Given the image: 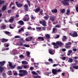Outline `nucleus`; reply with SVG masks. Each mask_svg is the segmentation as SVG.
<instances>
[{
  "label": "nucleus",
  "instance_id": "41",
  "mask_svg": "<svg viewBox=\"0 0 78 78\" xmlns=\"http://www.w3.org/2000/svg\"><path fill=\"white\" fill-rule=\"evenodd\" d=\"M32 73L33 74V75H38L37 73L36 72L34 71H32Z\"/></svg>",
  "mask_w": 78,
  "mask_h": 78
},
{
  "label": "nucleus",
  "instance_id": "56",
  "mask_svg": "<svg viewBox=\"0 0 78 78\" xmlns=\"http://www.w3.org/2000/svg\"><path fill=\"white\" fill-rule=\"evenodd\" d=\"M15 38H16V39L17 38H20V37H19V36L18 35H17V36H15Z\"/></svg>",
  "mask_w": 78,
  "mask_h": 78
},
{
  "label": "nucleus",
  "instance_id": "53",
  "mask_svg": "<svg viewBox=\"0 0 78 78\" xmlns=\"http://www.w3.org/2000/svg\"><path fill=\"white\" fill-rule=\"evenodd\" d=\"M68 52L69 53H70V54H71V53H72V50H69L68 51Z\"/></svg>",
  "mask_w": 78,
  "mask_h": 78
},
{
  "label": "nucleus",
  "instance_id": "24",
  "mask_svg": "<svg viewBox=\"0 0 78 78\" xmlns=\"http://www.w3.org/2000/svg\"><path fill=\"white\" fill-rule=\"evenodd\" d=\"M38 39H39V40H42L43 41H44V37H38Z\"/></svg>",
  "mask_w": 78,
  "mask_h": 78
},
{
  "label": "nucleus",
  "instance_id": "55",
  "mask_svg": "<svg viewBox=\"0 0 78 78\" xmlns=\"http://www.w3.org/2000/svg\"><path fill=\"white\" fill-rule=\"evenodd\" d=\"M23 70H19V73H23Z\"/></svg>",
  "mask_w": 78,
  "mask_h": 78
},
{
  "label": "nucleus",
  "instance_id": "20",
  "mask_svg": "<svg viewBox=\"0 0 78 78\" xmlns=\"http://www.w3.org/2000/svg\"><path fill=\"white\" fill-rule=\"evenodd\" d=\"M4 33L7 35L8 36H9L11 35V33L9 32H8V31H4Z\"/></svg>",
  "mask_w": 78,
  "mask_h": 78
},
{
  "label": "nucleus",
  "instance_id": "47",
  "mask_svg": "<svg viewBox=\"0 0 78 78\" xmlns=\"http://www.w3.org/2000/svg\"><path fill=\"white\" fill-rule=\"evenodd\" d=\"M19 76H24V75L23 73H20L19 74Z\"/></svg>",
  "mask_w": 78,
  "mask_h": 78
},
{
  "label": "nucleus",
  "instance_id": "31",
  "mask_svg": "<svg viewBox=\"0 0 78 78\" xmlns=\"http://www.w3.org/2000/svg\"><path fill=\"white\" fill-rule=\"evenodd\" d=\"M69 62H73V60L72 58H69V60H68Z\"/></svg>",
  "mask_w": 78,
  "mask_h": 78
},
{
  "label": "nucleus",
  "instance_id": "37",
  "mask_svg": "<svg viewBox=\"0 0 78 78\" xmlns=\"http://www.w3.org/2000/svg\"><path fill=\"white\" fill-rule=\"evenodd\" d=\"M70 10L69 9H68L66 11V15H69V14H70Z\"/></svg>",
  "mask_w": 78,
  "mask_h": 78
},
{
  "label": "nucleus",
  "instance_id": "2",
  "mask_svg": "<svg viewBox=\"0 0 78 78\" xmlns=\"http://www.w3.org/2000/svg\"><path fill=\"white\" fill-rule=\"evenodd\" d=\"M61 72H62V70L60 69L57 70L56 69H52V73L54 75H57L58 73Z\"/></svg>",
  "mask_w": 78,
  "mask_h": 78
},
{
  "label": "nucleus",
  "instance_id": "33",
  "mask_svg": "<svg viewBox=\"0 0 78 78\" xmlns=\"http://www.w3.org/2000/svg\"><path fill=\"white\" fill-rule=\"evenodd\" d=\"M5 1H0V5H2L4 4V3H5Z\"/></svg>",
  "mask_w": 78,
  "mask_h": 78
},
{
  "label": "nucleus",
  "instance_id": "4",
  "mask_svg": "<svg viewBox=\"0 0 78 78\" xmlns=\"http://www.w3.org/2000/svg\"><path fill=\"white\" fill-rule=\"evenodd\" d=\"M8 63H9V66L10 67V68H11V69H14V68H15V67H16L15 65H14L13 66L12 65V63H11V62H9Z\"/></svg>",
  "mask_w": 78,
  "mask_h": 78
},
{
  "label": "nucleus",
  "instance_id": "14",
  "mask_svg": "<svg viewBox=\"0 0 78 78\" xmlns=\"http://www.w3.org/2000/svg\"><path fill=\"white\" fill-rule=\"evenodd\" d=\"M8 41V39H6L5 38H2L1 40V42L3 43H4V42H6Z\"/></svg>",
  "mask_w": 78,
  "mask_h": 78
},
{
  "label": "nucleus",
  "instance_id": "57",
  "mask_svg": "<svg viewBox=\"0 0 78 78\" xmlns=\"http://www.w3.org/2000/svg\"><path fill=\"white\" fill-rule=\"evenodd\" d=\"M58 66V64H54L53 65V67H56V66Z\"/></svg>",
  "mask_w": 78,
  "mask_h": 78
},
{
  "label": "nucleus",
  "instance_id": "22",
  "mask_svg": "<svg viewBox=\"0 0 78 78\" xmlns=\"http://www.w3.org/2000/svg\"><path fill=\"white\" fill-rule=\"evenodd\" d=\"M4 70V68L3 67H2L0 66V73H2L3 71Z\"/></svg>",
  "mask_w": 78,
  "mask_h": 78
},
{
  "label": "nucleus",
  "instance_id": "10",
  "mask_svg": "<svg viewBox=\"0 0 78 78\" xmlns=\"http://www.w3.org/2000/svg\"><path fill=\"white\" fill-rule=\"evenodd\" d=\"M6 63L5 61H3L0 62V67H2V66H4L5 64Z\"/></svg>",
  "mask_w": 78,
  "mask_h": 78
},
{
  "label": "nucleus",
  "instance_id": "6",
  "mask_svg": "<svg viewBox=\"0 0 78 78\" xmlns=\"http://www.w3.org/2000/svg\"><path fill=\"white\" fill-rule=\"evenodd\" d=\"M71 36L73 37H77L78 34H77V32L74 31L73 33V34H72L71 35Z\"/></svg>",
  "mask_w": 78,
  "mask_h": 78
},
{
  "label": "nucleus",
  "instance_id": "63",
  "mask_svg": "<svg viewBox=\"0 0 78 78\" xmlns=\"http://www.w3.org/2000/svg\"><path fill=\"white\" fill-rule=\"evenodd\" d=\"M7 12L9 13H11V10H8Z\"/></svg>",
  "mask_w": 78,
  "mask_h": 78
},
{
  "label": "nucleus",
  "instance_id": "42",
  "mask_svg": "<svg viewBox=\"0 0 78 78\" xmlns=\"http://www.w3.org/2000/svg\"><path fill=\"white\" fill-rule=\"evenodd\" d=\"M49 53L50 54H51V55H53V51H52L51 49H49Z\"/></svg>",
  "mask_w": 78,
  "mask_h": 78
},
{
  "label": "nucleus",
  "instance_id": "35",
  "mask_svg": "<svg viewBox=\"0 0 78 78\" xmlns=\"http://www.w3.org/2000/svg\"><path fill=\"white\" fill-rule=\"evenodd\" d=\"M30 18L32 20H35V18L34 17V16L33 15H32L30 16Z\"/></svg>",
  "mask_w": 78,
  "mask_h": 78
},
{
  "label": "nucleus",
  "instance_id": "19",
  "mask_svg": "<svg viewBox=\"0 0 78 78\" xmlns=\"http://www.w3.org/2000/svg\"><path fill=\"white\" fill-rule=\"evenodd\" d=\"M23 75H24V76H25V75H27L28 74V73L27 70H24L23 72Z\"/></svg>",
  "mask_w": 78,
  "mask_h": 78
},
{
  "label": "nucleus",
  "instance_id": "7",
  "mask_svg": "<svg viewBox=\"0 0 78 78\" xmlns=\"http://www.w3.org/2000/svg\"><path fill=\"white\" fill-rule=\"evenodd\" d=\"M23 20L24 22H28L30 20V17H26L25 16Z\"/></svg>",
  "mask_w": 78,
  "mask_h": 78
},
{
  "label": "nucleus",
  "instance_id": "11",
  "mask_svg": "<svg viewBox=\"0 0 78 78\" xmlns=\"http://www.w3.org/2000/svg\"><path fill=\"white\" fill-rule=\"evenodd\" d=\"M55 19V17L53 16H51L50 17V20H51L52 22H54Z\"/></svg>",
  "mask_w": 78,
  "mask_h": 78
},
{
  "label": "nucleus",
  "instance_id": "27",
  "mask_svg": "<svg viewBox=\"0 0 78 78\" xmlns=\"http://www.w3.org/2000/svg\"><path fill=\"white\" fill-rule=\"evenodd\" d=\"M22 64H28V62L25 61L22 62Z\"/></svg>",
  "mask_w": 78,
  "mask_h": 78
},
{
  "label": "nucleus",
  "instance_id": "43",
  "mask_svg": "<svg viewBox=\"0 0 78 78\" xmlns=\"http://www.w3.org/2000/svg\"><path fill=\"white\" fill-rule=\"evenodd\" d=\"M73 69H76L77 70V69H78V66H74L73 67Z\"/></svg>",
  "mask_w": 78,
  "mask_h": 78
},
{
  "label": "nucleus",
  "instance_id": "54",
  "mask_svg": "<svg viewBox=\"0 0 78 78\" xmlns=\"http://www.w3.org/2000/svg\"><path fill=\"white\" fill-rule=\"evenodd\" d=\"M30 70L32 71L33 70V69H34V68L33 67H31L30 68Z\"/></svg>",
  "mask_w": 78,
  "mask_h": 78
},
{
  "label": "nucleus",
  "instance_id": "23",
  "mask_svg": "<svg viewBox=\"0 0 78 78\" xmlns=\"http://www.w3.org/2000/svg\"><path fill=\"white\" fill-rule=\"evenodd\" d=\"M26 53L27 54L26 56H27V57H28L29 58H30V52L28 51L26 52Z\"/></svg>",
  "mask_w": 78,
  "mask_h": 78
},
{
  "label": "nucleus",
  "instance_id": "1",
  "mask_svg": "<svg viewBox=\"0 0 78 78\" xmlns=\"http://www.w3.org/2000/svg\"><path fill=\"white\" fill-rule=\"evenodd\" d=\"M74 2V0H63L62 1V3L64 6H69V3L67 2Z\"/></svg>",
  "mask_w": 78,
  "mask_h": 78
},
{
  "label": "nucleus",
  "instance_id": "34",
  "mask_svg": "<svg viewBox=\"0 0 78 78\" xmlns=\"http://www.w3.org/2000/svg\"><path fill=\"white\" fill-rule=\"evenodd\" d=\"M34 78H41V76H34Z\"/></svg>",
  "mask_w": 78,
  "mask_h": 78
},
{
  "label": "nucleus",
  "instance_id": "60",
  "mask_svg": "<svg viewBox=\"0 0 78 78\" xmlns=\"http://www.w3.org/2000/svg\"><path fill=\"white\" fill-rule=\"evenodd\" d=\"M45 64L46 65H48V64H50V63H49V62H45Z\"/></svg>",
  "mask_w": 78,
  "mask_h": 78
},
{
  "label": "nucleus",
  "instance_id": "36",
  "mask_svg": "<svg viewBox=\"0 0 78 78\" xmlns=\"http://www.w3.org/2000/svg\"><path fill=\"white\" fill-rule=\"evenodd\" d=\"M5 28H6L5 25H2L1 26V28L2 29V30H5Z\"/></svg>",
  "mask_w": 78,
  "mask_h": 78
},
{
  "label": "nucleus",
  "instance_id": "46",
  "mask_svg": "<svg viewBox=\"0 0 78 78\" xmlns=\"http://www.w3.org/2000/svg\"><path fill=\"white\" fill-rule=\"evenodd\" d=\"M8 73L9 75H12V71H10L8 72Z\"/></svg>",
  "mask_w": 78,
  "mask_h": 78
},
{
  "label": "nucleus",
  "instance_id": "28",
  "mask_svg": "<svg viewBox=\"0 0 78 78\" xmlns=\"http://www.w3.org/2000/svg\"><path fill=\"white\" fill-rule=\"evenodd\" d=\"M34 67H36V68H38L39 67L38 66V64L37 63H34Z\"/></svg>",
  "mask_w": 78,
  "mask_h": 78
},
{
  "label": "nucleus",
  "instance_id": "50",
  "mask_svg": "<svg viewBox=\"0 0 78 78\" xmlns=\"http://www.w3.org/2000/svg\"><path fill=\"white\" fill-rule=\"evenodd\" d=\"M19 56L20 58H24V56L22 55H20Z\"/></svg>",
  "mask_w": 78,
  "mask_h": 78
},
{
  "label": "nucleus",
  "instance_id": "51",
  "mask_svg": "<svg viewBox=\"0 0 78 78\" xmlns=\"http://www.w3.org/2000/svg\"><path fill=\"white\" fill-rule=\"evenodd\" d=\"M52 44H53V45H54V46H57V44H56V43H55L54 42H53L52 43Z\"/></svg>",
  "mask_w": 78,
  "mask_h": 78
},
{
  "label": "nucleus",
  "instance_id": "62",
  "mask_svg": "<svg viewBox=\"0 0 78 78\" xmlns=\"http://www.w3.org/2000/svg\"><path fill=\"white\" fill-rule=\"evenodd\" d=\"M62 50L63 51H66V49L65 48H63L62 49Z\"/></svg>",
  "mask_w": 78,
  "mask_h": 78
},
{
  "label": "nucleus",
  "instance_id": "25",
  "mask_svg": "<svg viewBox=\"0 0 78 78\" xmlns=\"http://www.w3.org/2000/svg\"><path fill=\"white\" fill-rule=\"evenodd\" d=\"M60 12H61L62 14H64L66 12V9H63L60 10Z\"/></svg>",
  "mask_w": 78,
  "mask_h": 78
},
{
  "label": "nucleus",
  "instance_id": "38",
  "mask_svg": "<svg viewBox=\"0 0 78 78\" xmlns=\"http://www.w3.org/2000/svg\"><path fill=\"white\" fill-rule=\"evenodd\" d=\"M39 12H40V14L41 15V16H42V15H43V10H42V9L41 10V11H39Z\"/></svg>",
  "mask_w": 78,
  "mask_h": 78
},
{
  "label": "nucleus",
  "instance_id": "52",
  "mask_svg": "<svg viewBox=\"0 0 78 78\" xmlns=\"http://www.w3.org/2000/svg\"><path fill=\"white\" fill-rule=\"evenodd\" d=\"M70 47H71V46L67 45L65 46V48H70Z\"/></svg>",
  "mask_w": 78,
  "mask_h": 78
},
{
  "label": "nucleus",
  "instance_id": "3",
  "mask_svg": "<svg viewBox=\"0 0 78 78\" xmlns=\"http://www.w3.org/2000/svg\"><path fill=\"white\" fill-rule=\"evenodd\" d=\"M46 21L44 20H43L42 21L39 20V23L40 24H42L43 26H47V24H46Z\"/></svg>",
  "mask_w": 78,
  "mask_h": 78
},
{
  "label": "nucleus",
  "instance_id": "64",
  "mask_svg": "<svg viewBox=\"0 0 78 78\" xmlns=\"http://www.w3.org/2000/svg\"><path fill=\"white\" fill-rule=\"evenodd\" d=\"M66 59V57H63L62 58V60H65Z\"/></svg>",
  "mask_w": 78,
  "mask_h": 78
},
{
  "label": "nucleus",
  "instance_id": "40",
  "mask_svg": "<svg viewBox=\"0 0 78 78\" xmlns=\"http://www.w3.org/2000/svg\"><path fill=\"white\" fill-rule=\"evenodd\" d=\"M23 69V67L22 66H17V69H18V70H19L20 69Z\"/></svg>",
  "mask_w": 78,
  "mask_h": 78
},
{
  "label": "nucleus",
  "instance_id": "48",
  "mask_svg": "<svg viewBox=\"0 0 78 78\" xmlns=\"http://www.w3.org/2000/svg\"><path fill=\"white\" fill-rule=\"evenodd\" d=\"M70 70L72 72H74V69H73V68H72L71 67H70Z\"/></svg>",
  "mask_w": 78,
  "mask_h": 78
},
{
  "label": "nucleus",
  "instance_id": "5",
  "mask_svg": "<svg viewBox=\"0 0 78 78\" xmlns=\"http://www.w3.org/2000/svg\"><path fill=\"white\" fill-rule=\"evenodd\" d=\"M17 7H18V8H20L22 7L23 5V4L21 3H19L18 2H16L15 3Z\"/></svg>",
  "mask_w": 78,
  "mask_h": 78
},
{
  "label": "nucleus",
  "instance_id": "29",
  "mask_svg": "<svg viewBox=\"0 0 78 78\" xmlns=\"http://www.w3.org/2000/svg\"><path fill=\"white\" fill-rule=\"evenodd\" d=\"M23 47H27L28 48L30 47L29 44H24L23 45Z\"/></svg>",
  "mask_w": 78,
  "mask_h": 78
},
{
  "label": "nucleus",
  "instance_id": "9",
  "mask_svg": "<svg viewBox=\"0 0 78 78\" xmlns=\"http://www.w3.org/2000/svg\"><path fill=\"white\" fill-rule=\"evenodd\" d=\"M24 9L26 11H28V5L27 4L24 5Z\"/></svg>",
  "mask_w": 78,
  "mask_h": 78
},
{
  "label": "nucleus",
  "instance_id": "15",
  "mask_svg": "<svg viewBox=\"0 0 78 78\" xmlns=\"http://www.w3.org/2000/svg\"><path fill=\"white\" fill-rule=\"evenodd\" d=\"M2 11H5L6 9V5H3L2 8Z\"/></svg>",
  "mask_w": 78,
  "mask_h": 78
},
{
  "label": "nucleus",
  "instance_id": "59",
  "mask_svg": "<svg viewBox=\"0 0 78 78\" xmlns=\"http://www.w3.org/2000/svg\"><path fill=\"white\" fill-rule=\"evenodd\" d=\"M28 30H32V28H31V26H29L27 28Z\"/></svg>",
  "mask_w": 78,
  "mask_h": 78
},
{
  "label": "nucleus",
  "instance_id": "32",
  "mask_svg": "<svg viewBox=\"0 0 78 78\" xmlns=\"http://www.w3.org/2000/svg\"><path fill=\"white\" fill-rule=\"evenodd\" d=\"M26 2L28 3V5H29V6L30 7V6H31V4L30 3V1L28 0H27Z\"/></svg>",
  "mask_w": 78,
  "mask_h": 78
},
{
  "label": "nucleus",
  "instance_id": "12",
  "mask_svg": "<svg viewBox=\"0 0 78 78\" xmlns=\"http://www.w3.org/2000/svg\"><path fill=\"white\" fill-rule=\"evenodd\" d=\"M38 8H37L35 9V12L36 13H38V12H39L40 11V10H41V9L40 8V7H37Z\"/></svg>",
  "mask_w": 78,
  "mask_h": 78
},
{
  "label": "nucleus",
  "instance_id": "58",
  "mask_svg": "<svg viewBox=\"0 0 78 78\" xmlns=\"http://www.w3.org/2000/svg\"><path fill=\"white\" fill-rule=\"evenodd\" d=\"M36 29L37 30H41V27H36Z\"/></svg>",
  "mask_w": 78,
  "mask_h": 78
},
{
  "label": "nucleus",
  "instance_id": "21",
  "mask_svg": "<svg viewBox=\"0 0 78 78\" xmlns=\"http://www.w3.org/2000/svg\"><path fill=\"white\" fill-rule=\"evenodd\" d=\"M45 37H46L47 40H48V39H49L50 38V35H49V34H48L45 35Z\"/></svg>",
  "mask_w": 78,
  "mask_h": 78
},
{
  "label": "nucleus",
  "instance_id": "61",
  "mask_svg": "<svg viewBox=\"0 0 78 78\" xmlns=\"http://www.w3.org/2000/svg\"><path fill=\"white\" fill-rule=\"evenodd\" d=\"M37 73H38L39 75H40L41 74V72L40 71H39V70L37 71Z\"/></svg>",
  "mask_w": 78,
  "mask_h": 78
},
{
  "label": "nucleus",
  "instance_id": "16",
  "mask_svg": "<svg viewBox=\"0 0 78 78\" xmlns=\"http://www.w3.org/2000/svg\"><path fill=\"white\" fill-rule=\"evenodd\" d=\"M19 24L20 25H24V22L22 20H20L18 22Z\"/></svg>",
  "mask_w": 78,
  "mask_h": 78
},
{
  "label": "nucleus",
  "instance_id": "8",
  "mask_svg": "<svg viewBox=\"0 0 78 78\" xmlns=\"http://www.w3.org/2000/svg\"><path fill=\"white\" fill-rule=\"evenodd\" d=\"M56 44L57 45L60 46V47H61L62 45H63V43H62L61 41H57L56 42Z\"/></svg>",
  "mask_w": 78,
  "mask_h": 78
},
{
  "label": "nucleus",
  "instance_id": "26",
  "mask_svg": "<svg viewBox=\"0 0 78 78\" xmlns=\"http://www.w3.org/2000/svg\"><path fill=\"white\" fill-rule=\"evenodd\" d=\"M63 37L62 38V40L63 41H66V40L67 39V37L66 36H63Z\"/></svg>",
  "mask_w": 78,
  "mask_h": 78
},
{
  "label": "nucleus",
  "instance_id": "39",
  "mask_svg": "<svg viewBox=\"0 0 78 78\" xmlns=\"http://www.w3.org/2000/svg\"><path fill=\"white\" fill-rule=\"evenodd\" d=\"M15 72V71H13V73L14 75L15 76H17L18 75V74L17 73V72Z\"/></svg>",
  "mask_w": 78,
  "mask_h": 78
},
{
  "label": "nucleus",
  "instance_id": "18",
  "mask_svg": "<svg viewBox=\"0 0 78 78\" xmlns=\"http://www.w3.org/2000/svg\"><path fill=\"white\" fill-rule=\"evenodd\" d=\"M17 45L18 46H22L23 45V43L22 41H20L18 43H17Z\"/></svg>",
  "mask_w": 78,
  "mask_h": 78
},
{
  "label": "nucleus",
  "instance_id": "13",
  "mask_svg": "<svg viewBox=\"0 0 78 78\" xmlns=\"http://www.w3.org/2000/svg\"><path fill=\"white\" fill-rule=\"evenodd\" d=\"M14 18H15V17L13 16V17L12 16L10 19L9 20V21L10 22H12L14 20Z\"/></svg>",
  "mask_w": 78,
  "mask_h": 78
},
{
  "label": "nucleus",
  "instance_id": "30",
  "mask_svg": "<svg viewBox=\"0 0 78 78\" xmlns=\"http://www.w3.org/2000/svg\"><path fill=\"white\" fill-rule=\"evenodd\" d=\"M23 30V27L21 28V29H20L19 30L18 32L19 33H20Z\"/></svg>",
  "mask_w": 78,
  "mask_h": 78
},
{
  "label": "nucleus",
  "instance_id": "44",
  "mask_svg": "<svg viewBox=\"0 0 78 78\" xmlns=\"http://www.w3.org/2000/svg\"><path fill=\"white\" fill-rule=\"evenodd\" d=\"M48 61L49 62H51V63H53V59L51 58H49L48 59Z\"/></svg>",
  "mask_w": 78,
  "mask_h": 78
},
{
  "label": "nucleus",
  "instance_id": "45",
  "mask_svg": "<svg viewBox=\"0 0 78 78\" xmlns=\"http://www.w3.org/2000/svg\"><path fill=\"white\" fill-rule=\"evenodd\" d=\"M9 48H4L2 50V51H6V50H8Z\"/></svg>",
  "mask_w": 78,
  "mask_h": 78
},
{
  "label": "nucleus",
  "instance_id": "49",
  "mask_svg": "<svg viewBox=\"0 0 78 78\" xmlns=\"http://www.w3.org/2000/svg\"><path fill=\"white\" fill-rule=\"evenodd\" d=\"M2 75L3 77H5L6 75V73H2Z\"/></svg>",
  "mask_w": 78,
  "mask_h": 78
},
{
  "label": "nucleus",
  "instance_id": "17",
  "mask_svg": "<svg viewBox=\"0 0 78 78\" xmlns=\"http://www.w3.org/2000/svg\"><path fill=\"white\" fill-rule=\"evenodd\" d=\"M51 12L54 13H57V12H58V10L56 9H55L52 10H51Z\"/></svg>",
  "mask_w": 78,
  "mask_h": 78
}]
</instances>
